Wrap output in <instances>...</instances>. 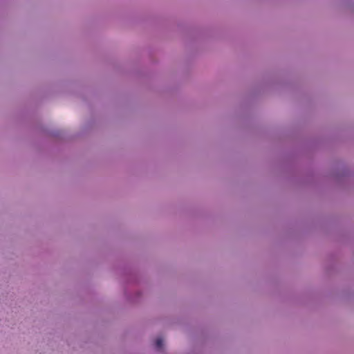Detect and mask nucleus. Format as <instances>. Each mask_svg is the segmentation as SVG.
<instances>
[{
    "instance_id": "obj_1",
    "label": "nucleus",
    "mask_w": 354,
    "mask_h": 354,
    "mask_svg": "<svg viewBox=\"0 0 354 354\" xmlns=\"http://www.w3.org/2000/svg\"><path fill=\"white\" fill-rule=\"evenodd\" d=\"M155 345L157 349L160 350L163 346V340L162 338L158 337L155 342Z\"/></svg>"
}]
</instances>
